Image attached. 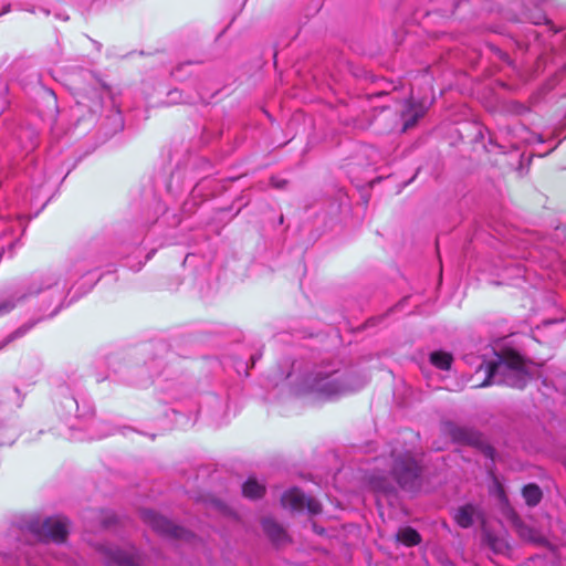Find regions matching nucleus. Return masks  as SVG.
<instances>
[{
  "label": "nucleus",
  "instance_id": "obj_9",
  "mask_svg": "<svg viewBox=\"0 0 566 566\" xmlns=\"http://www.w3.org/2000/svg\"><path fill=\"white\" fill-rule=\"evenodd\" d=\"M512 135L511 145L518 148L521 144H543L542 135L531 132L524 125H516L507 130Z\"/></svg>",
  "mask_w": 566,
  "mask_h": 566
},
{
  "label": "nucleus",
  "instance_id": "obj_2",
  "mask_svg": "<svg viewBox=\"0 0 566 566\" xmlns=\"http://www.w3.org/2000/svg\"><path fill=\"white\" fill-rule=\"evenodd\" d=\"M366 482L376 494L394 493L395 484L405 491L415 492L421 485V468L409 449L394 447L388 457L374 459Z\"/></svg>",
  "mask_w": 566,
  "mask_h": 566
},
{
  "label": "nucleus",
  "instance_id": "obj_23",
  "mask_svg": "<svg viewBox=\"0 0 566 566\" xmlns=\"http://www.w3.org/2000/svg\"><path fill=\"white\" fill-rule=\"evenodd\" d=\"M113 123H114V130L122 129L123 127V119L120 116V113L118 109L114 111V114L112 115Z\"/></svg>",
  "mask_w": 566,
  "mask_h": 566
},
{
  "label": "nucleus",
  "instance_id": "obj_25",
  "mask_svg": "<svg viewBox=\"0 0 566 566\" xmlns=\"http://www.w3.org/2000/svg\"><path fill=\"white\" fill-rule=\"evenodd\" d=\"M113 515H107L106 517H103L102 518V524H103V527L106 528L109 526L112 520H113Z\"/></svg>",
  "mask_w": 566,
  "mask_h": 566
},
{
  "label": "nucleus",
  "instance_id": "obj_11",
  "mask_svg": "<svg viewBox=\"0 0 566 566\" xmlns=\"http://www.w3.org/2000/svg\"><path fill=\"white\" fill-rule=\"evenodd\" d=\"M424 113L426 106L423 104H416L412 99H408L406 102V108L401 114V118L403 120L402 130L406 132L413 127Z\"/></svg>",
  "mask_w": 566,
  "mask_h": 566
},
{
  "label": "nucleus",
  "instance_id": "obj_20",
  "mask_svg": "<svg viewBox=\"0 0 566 566\" xmlns=\"http://www.w3.org/2000/svg\"><path fill=\"white\" fill-rule=\"evenodd\" d=\"M13 231V223L7 219H0V239L6 235L7 232Z\"/></svg>",
  "mask_w": 566,
  "mask_h": 566
},
{
  "label": "nucleus",
  "instance_id": "obj_3",
  "mask_svg": "<svg viewBox=\"0 0 566 566\" xmlns=\"http://www.w3.org/2000/svg\"><path fill=\"white\" fill-rule=\"evenodd\" d=\"M366 384L367 379L363 376L336 368L334 364H324L316 366L304 377L300 391L313 394L317 398L329 399L355 392Z\"/></svg>",
  "mask_w": 566,
  "mask_h": 566
},
{
  "label": "nucleus",
  "instance_id": "obj_24",
  "mask_svg": "<svg viewBox=\"0 0 566 566\" xmlns=\"http://www.w3.org/2000/svg\"><path fill=\"white\" fill-rule=\"evenodd\" d=\"M562 323H563V319H548V321L543 322V326L546 327L549 325H557V324H562Z\"/></svg>",
  "mask_w": 566,
  "mask_h": 566
},
{
  "label": "nucleus",
  "instance_id": "obj_4",
  "mask_svg": "<svg viewBox=\"0 0 566 566\" xmlns=\"http://www.w3.org/2000/svg\"><path fill=\"white\" fill-rule=\"evenodd\" d=\"M483 371V381L472 387H488L491 385H506L510 387L523 388L526 385L527 374L523 369L518 356L504 357L495 354V358L489 363H481L476 374Z\"/></svg>",
  "mask_w": 566,
  "mask_h": 566
},
{
  "label": "nucleus",
  "instance_id": "obj_5",
  "mask_svg": "<svg viewBox=\"0 0 566 566\" xmlns=\"http://www.w3.org/2000/svg\"><path fill=\"white\" fill-rule=\"evenodd\" d=\"M30 531L41 541L63 543L67 535L69 520L62 516L48 517L43 522H32Z\"/></svg>",
  "mask_w": 566,
  "mask_h": 566
},
{
  "label": "nucleus",
  "instance_id": "obj_18",
  "mask_svg": "<svg viewBox=\"0 0 566 566\" xmlns=\"http://www.w3.org/2000/svg\"><path fill=\"white\" fill-rule=\"evenodd\" d=\"M523 497L528 506L537 505L542 500V490L538 485L530 483L522 490Z\"/></svg>",
  "mask_w": 566,
  "mask_h": 566
},
{
  "label": "nucleus",
  "instance_id": "obj_13",
  "mask_svg": "<svg viewBox=\"0 0 566 566\" xmlns=\"http://www.w3.org/2000/svg\"><path fill=\"white\" fill-rule=\"evenodd\" d=\"M62 406L67 415L74 413L77 418H85L93 413V407L90 402L83 401V409H81L80 402L74 396L65 397Z\"/></svg>",
  "mask_w": 566,
  "mask_h": 566
},
{
  "label": "nucleus",
  "instance_id": "obj_27",
  "mask_svg": "<svg viewBox=\"0 0 566 566\" xmlns=\"http://www.w3.org/2000/svg\"><path fill=\"white\" fill-rule=\"evenodd\" d=\"M175 94L180 95V94H179V92H178L177 90H176V91H174V92H170V93H169V95H171V96H172V95H175Z\"/></svg>",
  "mask_w": 566,
  "mask_h": 566
},
{
  "label": "nucleus",
  "instance_id": "obj_19",
  "mask_svg": "<svg viewBox=\"0 0 566 566\" xmlns=\"http://www.w3.org/2000/svg\"><path fill=\"white\" fill-rule=\"evenodd\" d=\"M452 360V355L447 352L438 350L430 355L431 364L442 370L450 369Z\"/></svg>",
  "mask_w": 566,
  "mask_h": 566
},
{
  "label": "nucleus",
  "instance_id": "obj_10",
  "mask_svg": "<svg viewBox=\"0 0 566 566\" xmlns=\"http://www.w3.org/2000/svg\"><path fill=\"white\" fill-rule=\"evenodd\" d=\"M444 430L458 443L478 444L480 442L479 433L470 428L447 423Z\"/></svg>",
  "mask_w": 566,
  "mask_h": 566
},
{
  "label": "nucleus",
  "instance_id": "obj_17",
  "mask_svg": "<svg viewBox=\"0 0 566 566\" xmlns=\"http://www.w3.org/2000/svg\"><path fill=\"white\" fill-rule=\"evenodd\" d=\"M264 485L253 478H249L242 485V494L251 500L261 497L264 494Z\"/></svg>",
  "mask_w": 566,
  "mask_h": 566
},
{
  "label": "nucleus",
  "instance_id": "obj_6",
  "mask_svg": "<svg viewBox=\"0 0 566 566\" xmlns=\"http://www.w3.org/2000/svg\"><path fill=\"white\" fill-rule=\"evenodd\" d=\"M142 516L146 524L165 537L189 541L192 536L189 531L174 524L171 521L159 515L153 510L143 511Z\"/></svg>",
  "mask_w": 566,
  "mask_h": 566
},
{
  "label": "nucleus",
  "instance_id": "obj_26",
  "mask_svg": "<svg viewBox=\"0 0 566 566\" xmlns=\"http://www.w3.org/2000/svg\"><path fill=\"white\" fill-rule=\"evenodd\" d=\"M556 146L557 144H555L548 151H545L544 155H548V153L552 151ZM539 156H543V154H539Z\"/></svg>",
  "mask_w": 566,
  "mask_h": 566
},
{
  "label": "nucleus",
  "instance_id": "obj_14",
  "mask_svg": "<svg viewBox=\"0 0 566 566\" xmlns=\"http://www.w3.org/2000/svg\"><path fill=\"white\" fill-rule=\"evenodd\" d=\"M262 528L264 533L271 538L274 543H282L285 539V531L283 527L275 522L272 517H264L261 521Z\"/></svg>",
  "mask_w": 566,
  "mask_h": 566
},
{
  "label": "nucleus",
  "instance_id": "obj_21",
  "mask_svg": "<svg viewBox=\"0 0 566 566\" xmlns=\"http://www.w3.org/2000/svg\"><path fill=\"white\" fill-rule=\"evenodd\" d=\"M510 112L516 115H523L524 113L528 112V108L518 102H512L510 104Z\"/></svg>",
  "mask_w": 566,
  "mask_h": 566
},
{
  "label": "nucleus",
  "instance_id": "obj_7",
  "mask_svg": "<svg viewBox=\"0 0 566 566\" xmlns=\"http://www.w3.org/2000/svg\"><path fill=\"white\" fill-rule=\"evenodd\" d=\"M99 552L107 566H140V555L134 546L120 548L114 545H101Z\"/></svg>",
  "mask_w": 566,
  "mask_h": 566
},
{
  "label": "nucleus",
  "instance_id": "obj_12",
  "mask_svg": "<svg viewBox=\"0 0 566 566\" xmlns=\"http://www.w3.org/2000/svg\"><path fill=\"white\" fill-rule=\"evenodd\" d=\"M78 106H85L91 114H97L102 111V96L98 88H90L85 94L77 99Z\"/></svg>",
  "mask_w": 566,
  "mask_h": 566
},
{
  "label": "nucleus",
  "instance_id": "obj_1",
  "mask_svg": "<svg viewBox=\"0 0 566 566\" xmlns=\"http://www.w3.org/2000/svg\"><path fill=\"white\" fill-rule=\"evenodd\" d=\"M101 262L92 256L76 258L66 264L32 275L28 283L0 297V317L9 314L19 302L41 295L48 307L54 306L48 317L55 316L64 305L66 294L76 287L75 294L82 295L93 289L99 276L93 272Z\"/></svg>",
  "mask_w": 566,
  "mask_h": 566
},
{
  "label": "nucleus",
  "instance_id": "obj_22",
  "mask_svg": "<svg viewBox=\"0 0 566 566\" xmlns=\"http://www.w3.org/2000/svg\"><path fill=\"white\" fill-rule=\"evenodd\" d=\"M32 326H33V324H28V325H23V326L19 327L17 331H14L11 334L10 339H14V338L23 336L32 328Z\"/></svg>",
  "mask_w": 566,
  "mask_h": 566
},
{
  "label": "nucleus",
  "instance_id": "obj_29",
  "mask_svg": "<svg viewBox=\"0 0 566 566\" xmlns=\"http://www.w3.org/2000/svg\"><path fill=\"white\" fill-rule=\"evenodd\" d=\"M322 531H323V530H317V528H315V532H316V533H322Z\"/></svg>",
  "mask_w": 566,
  "mask_h": 566
},
{
  "label": "nucleus",
  "instance_id": "obj_8",
  "mask_svg": "<svg viewBox=\"0 0 566 566\" xmlns=\"http://www.w3.org/2000/svg\"><path fill=\"white\" fill-rule=\"evenodd\" d=\"M282 506L295 512L307 511L312 515L321 513V503L312 497L307 496L297 488H292L285 491L281 497Z\"/></svg>",
  "mask_w": 566,
  "mask_h": 566
},
{
  "label": "nucleus",
  "instance_id": "obj_28",
  "mask_svg": "<svg viewBox=\"0 0 566 566\" xmlns=\"http://www.w3.org/2000/svg\"><path fill=\"white\" fill-rule=\"evenodd\" d=\"M273 185H274L275 187H282V185H281V184L275 182L274 180H273Z\"/></svg>",
  "mask_w": 566,
  "mask_h": 566
},
{
  "label": "nucleus",
  "instance_id": "obj_15",
  "mask_svg": "<svg viewBox=\"0 0 566 566\" xmlns=\"http://www.w3.org/2000/svg\"><path fill=\"white\" fill-rule=\"evenodd\" d=\"M475 507L471 504L460 506L454 512L457 524L463 528H468L473 524Z\"/></svg>",
  "mask_w": 566,
  "mask_h": 566
},
{
  "label": "nucleus",
  "instance_id": "obj_16",
  "mask_svg": "<svg viewBox=\"0 0 566 566\" xmlns=\"http://www.w3.org/2000/svg\"><path fill=\"white\" fill-rule=\"evenodd\" d=\"M396 538L406 546H416L421 542L420 534L410 526L400 527L396 534Z\"/></svg>",
  "mask_w": 566,
  "mask_h": 566
}]
</instances>
